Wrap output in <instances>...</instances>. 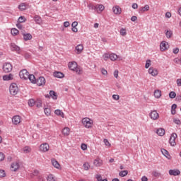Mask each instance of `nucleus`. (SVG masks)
Listing matches in <instances>:
<instances>
[{
  "instance_id": "nucleus-1",
  "label": "nucleus",
  "mask_w": 181,
  "mask_h": 181,
  "mask_svg": "<svg viewBox=\"0 0 181 181\" xmlns=\"http://www.w3.org/2000/svg\"><path fill=\"white\" fill-rule=\"evenodd\" d=\"M68 67L69 70H71L72 71H76V74H83V69H81L77 66V62H69L68 64Z\"/></svg>"
},
{
  "instance_id": "nucleus-2",
  "label": "nucleus",
  "mask_w": 181,
  "mask_h": 181,
  "mask_svg": "<svg viewBox=\"0 0 181 181\" xmlns=\"http://www.w3.org/2000/svg\"><path fill=\"white\" fill-rule=\"evenodd\" d=\"M9 91L11 95H16V94H18V91H19V88H18L16 83H13L10 85Z\"/></svg>"
},
{
  "instance_id": "nucleus-3",
  "label": "nucleus",
  "mask_w": 181,
  "mask_h": 181,
  "mask_svg": "<svg viewBox=\"0 0 181 181\" xmlns=\"http://www.w3.org/2000/svg\"><path fill=\"white\" fill-rule=\"evenodd\" d=\"M12 64H11V63L9 62H6L3 65V71H4V73H11L12 71Z\"/></svg>"
},
{
  "instance_id": "nucleus-4",
  "label": "nucleus",
  "mask_w": 181,
  "mask_h": 181,
  "mask_svg": "<svg viewBox=\"0 0 181 181\" xmlns=\"http://www.w3.org/2000/svg\"><path fill=\"white\" fill-rule=\"evenodd\" d=\"M19 76L23 80H28V78L29 77V73L28 70L26 69L21 70L19 73Z\"/></svg>"
},
{
  "instance_id": "nucleus-5",
  "label": "nucleus",
  "mask_w": 181,
  "mask_h": 181,
  "mask_svg": "<svg viewBox=\"0 0 181 181\" xmlns=\"http://www.w3.org/2000/svg\"><path fill=\"white\" fill-rule=\"evenodd\" d=\"M177 138V134L176 133H173L170 137L169 143L171 146H175L176 145V139Z\"/></svg>"
},
{
  "instance_id": "nucleus-6",
  "label": "nucleus",
  "mask_w": 181,
  "mask_h": 181,
  "mask_svg": "<svg viewBox=\"0 0 181 181\" xmlns=\"http://www.w3.org/2000/svg\"><path fill=\"white\" fill-rule=\"evenodd\" d=\"M35 84L39 86H45V84H46V79L43 76H40L37 79H36Z\"/></svg>"
},
{
  "instance_id": "nucleus-7",
  "label": "nucleus",
  "mask_w": 181,
  "mask_h": 181,
  "mask_svg": "<svg viewBox=\"0 0 181 181\" xmlns=\"http://www.w3.org/2000/svg\"><path fill=\"white\" fill-rule=\"evenodd\" d=\"M82 124L84 125L85 128H91V122H90V118H83L82 119Z\"/></svg>"
},
{
  "instance_id": "nucleus-8",
  "label": "nucleus",
  "mask_w": 181,
  "mask_h": 181,
  "mask_svg": "<svg viewBox=\"0 0 181 181\" xmlns=\"http://www.w3.org/2000/svg\"><path fill=\"white\" fill-rule=\"evenodd\" d=\"M49 149H50V147L47 143L42 144L40 146V151H41V152H47Z\"/></svg>"
},
{
  "instance_id": "nucleus-9",
  "label": "nucleus",
  "mask_w": 181,
  "mask_h": 181,
  "mask_svg": "<svg viewBox=\"0 0 181 181\" xmlns=\"http://www.w3.org/2000/svg\"><path fill=\"white\" fill-rule=\"evenodd\" d=\"M149 117L151 118V119H158L159 118V114L156 110H153L150 112Z\"/></svg>"
},
{
  "instance_id": "nucleus-10",
  "label": "nucleus",
  "mask_w": 181,
  "mask_h": 181,
  "mask_svg": "<svg viewBox=\"0 0 181 181\" xmlns=\"http://www.w3.org/2000/svg\"><path fill=\"white\" fill-rule=\"evenodd\" d=\"M168 43L166 41H163L160 44V49L161 52H165V50H167V49L169 47H168Z\"/></svg>"
},
{
  "instance_id": "nucleus-11",
  "label": "nucleus",
  "mask_w": 181,
  "mask_h": 181,
  "mask_svg": "<svg viewBox=\"0 0 181 181\" xmlns=\"http://www.w3.org/2000/svg\"><path fill=\"white\" fill-rule=\"evenodd\" d=\"M12 122L14 125H18L21 124V116L16 115L12 118Z\"/></svg>"
},
{
  "instance_id": "nucleus-12",
  "label": "nucleus",
  "mask_w": 181,
  "mask_h": 181,
  "mask_svg": "<svg viewBox=\"0 0 181 181\" xmlns=\"http://www.w3.org/2000/svg\"><path fill=\"white\" fill-rule=\"evenodd\" d=\"M169 175H170V176H179V175H180V170L176 169V170H170L168 171Z\"/></svg>"
},
{
  "instance_id": "nucleus-13",
  "label": "nucleus",
  "mask_w": 181,
  "mask_h": 181,
  "mask_svg": "<svg viewBox=\"0 0 181 181\" xmlns=\"http://www.w3.org/2000/svg\"><path fill=\"white\" fill-rule=\"evenodd\" d=\"M112 11L115 15H121V8L119 6H115L112 8Z\"/></svg>"
},
{
  "instance_id": "nucleus-14",
  "label": "nucleus",
  "mask_w": 181,
  "mask_h": 181,
  "mask_svg": "<svg viewBox=\"0 0 181 181\" xmlns=\"http://www.w3.org/2000/svg\"><path fill=\"white\" fill-rule=\"evenodd\" d=\"M11 50L12 52H19L21 50V47H19L18 45H15V43H11L10 45Z\"/></svg>"
},
{
  "instance_id": "nucleus-15",
  "label": "nucleus",
  "mask_w": 181,
  "mask_h": 181,
  "mask_svg": "<svg viewBox=\"0 0 181 181\" xmlns=\"http://www.w3.org/2000/svg\"><path fill=\"white\" fill-rule=\"evenodd\" d=\"M148 73L149 74H151V76H153V77H155V76H158V71L153 69V67H150L148 69Z\"/></svg>"
},
{
  "instance_id": "nucleus-16",
  "label": "nucleus",
  "mask_w": 181,
  "mask_h": 181,
  "mask_svg": "<svg viewBox=\"0 0 181 181\" xmlns=\"http://www.w3.org/2000/svg\"><path fill=\"white\" fill-rule=\"evenodd\" d=\"M53 76L54 77H57V78H63V77H64V74L60 71H54Z\"/></svg>"
},
{
  "instance_id": "nucleus-17",
  "label": "nucleus",
  "mask_w": 181,
  "mask_h": 181,
  "mask_svg": "<svg viewBox=\"0 0 181 181\" xmlns=\"http://www.w3.org/2000/svg\"><path fill=\"white\" fill-rule=\"evenodd\" d=\"M3 80L4 81H9V80H13V75L12 74H9L8 75L3 76Z\"/></svg>"
},
{
  "instance_id": "nucleus-18",
  "label": "nucleus",
  "mask_w": 181,
  "mask_h": 181,
  "mask_svg": "<svg viewBox=\"0 0 181 181\" xmlns=\"http://www.w3.org/2000/svg\"><path fill=\"white\" fill-rule=\"evenodd\" d=\"M20 165L18 163H13L11 164V170L13 172H16V170H18V169H19Z\"/></svg>"
},
{
  "instance_id": "nucleus-19",
  "label": "nucleus",
  "mask_w": 181,
  "mask_h": 181,
  "mask_svg": "<svg viewBox=\"0 0 181 181\" xmlns=\"http://www.w3.org/2000/svg\"><path fill=\"white\" fill-rule=\"evenodd\" d=\"M149 8H150L149 5L146 4L144 7L140 8L139 10V12L140 13H142L144 12H146V11H149Z\"/></svg>"
},
{
  "instance_id": "nucleus-20",
  "label": "nucleus",
  "mask_w": 181,
  "mask_h": 181,
  "mask_svg": "<svg viewBox=\"0 0 181 181\" xmlns=\"http://www.w3.org/2000/svg\"><path fill=\"white\" fill-rule=\"evenodd\" d=\"M51 162H52V165H53L54 167H55L56 169H59V168H60V164L59 163V162H58L57 160H56V159L52 158V159L51 160Z\"/></svg>"
},
{
  "instance_id": "nucleus-21",
  "label": "nucleus",
  "mask_w": 181,
  "mask_h": 181,
  "mask_svg": "<svg viewBox=\"0 0 181 181\" xmlns=\"http://www.w3.org/2000/svg\"><path fill=\"white\" fill-rule=\"evenodd\" d=\"M105 8V7H104V6L103 4H98L96 5V12H98V13H100V12H103V11H104V9Z\"/></svg>"
},
{
  "instance_id": "nucleus-22",
  "label": "nucleus",
  "mask_w": 181,
  "mask_h": 181,
  "mask_svg": "<svg viewBox=\"0 0 181 181\" xmlns=\"http://www.w3.org/2000/svg\"><path fill=\"white\" fill-rule=\"evenodd\" d=\"M28 78L30 80V81L33 84H36V78L35 77V75L33 74H29Z\"/></svg>"
},
{
  "instance_id": "nucleus-23",
  "label": "nucleus",
  "mask_w": 181,
  "mask_h": 181,
  "mask_svg": "<svg viewBox=\"0 0 181 181\" xmlns=\"http://www.w3.org/2000/svg\"><path fill=\"white\" fill-rule=\"evenodd\" d=\"M75 49L77 52V54H80V53L83 52V49H84V47H83V45H78L76 47Z\"/></svg>"
},
{
  "instance_id": "nucleus-24",
  "label": "nucleus",
  "mask_w": 181,
  "mask_h": 181,
  "mask_svg": "<svg viewBox=\"0 0 181 181\" xmlns=\"http://www.w3.org/2000/svg\"><path fill=\"white\" fill-rule=\"evenodd\" d=\"M62 134L63 135H65V136H68V135H70V128L65 127L62 129Z\"/></svg>"
},
{
  "instance_id": "nucleus-25",
  "label": "nucleus",
  "mask_w": 181,
  "mask_h": 181,
  "mask_svg": "<svg viewBox=\"0 0 181 181\" xmlns=\"http://www.w3.org/2000/svg\"><path fill=\"white\" fill-rule=\"evenodd\" d=\"M161 152H162L163 155H164V156H165V158H167L168 159H170V155L169 154V151H168V150H166L165 148H162Z\"/></svg>"
},
{
  "instance_id": "nucleus-26",
  "label": "nucleus",
  "mask_w": 181,
  "mask_h": 181,
  "mask_svg": "<svg viewBox=\"0 0 181 181\" xmlns=\"http://www.w3.org/2000/svg\"><path fill=\"white\" fill-rule=\"evenodd\" d=\"M49 95L52 100H57V93L54 90H50Z\"/></svg>"
},
{
  "instance_id": "nucleus-27",
  "label": "nucleus",
  "mask_w": 181,
  "mask_h": 181,
  "mask_svg": "<svg viewBox=\"0 0 181 181\" xmlns=\"http://www.w3.org/2000/svg\"><path fill=\"white\" fill-rule=\"evenodd\" d=\"M154 97L156 98H160V97H162V92L160 90H156L154 91Z\"/></svg>"
},
{
  "instance_id": "nucleus-28",
  "label": "nucleus",
  "mask_w": 181,
  "mask_h": 181,
  "mask_svg": "<svg viewBox=\"0 0 181 181\" xmlns=\"http://www.w3.org/2000/svg\"><path fill=\"white\" fill-rule=\"evenodd\" d=\"M54 114L56 115H59V117H62V118H64V113L59 109L55 110Z\"/></svg>"
},
{
  "instance_id": "nucleus-29",
  "label": "nucleus",
  "mask_w": 181,
  "mask_h": 181,
  "mask_svg": "<svg viewBox=\"0 0 181 181\" xmlns=\"http://www.w3.org/2000/svg\"><path fill=\"white\" fill-rule=\"evenodd\" d=\"M156 134H158L159 136H163V135H165V129L160 128L157 129Z\"/></svg>"
},
{
  "instance_id": "nucleus-30",
  "label": "nucleus",
  "mask_w": 181,
  "mask_h": 181,
  "mask_svg": "<svg viewBox=\"0 0 181 181\" xmlns=\"http://www.w3.org/2000/svg\"><path fill=\"white\" fill-rule=\"evenodd\" d=\"M23 36L25 42L32 39V35L30 33L23 34Z\"/></svg>"
},
{
  "instance_id": "nucleus-31",
  "label": "nucleus",
  "mask_w": 181,
  "mask_h": 181,
  "mask_svg": "<svg viewBox=\"0 0 181 181\" xmlns=\"http://www.w3.org/2000/svg\"><path fill=\"white\" fill-rule=\"evenodd\" d=\"M44 112H45V115H47V117H49V115H50L52 114V110H50V108H49V107H45L44 109Z\"/></svg>"
},
{
  "instance_id": "nucleus-32",
  "label": "nucleus",
  "mask_w": 181,
  "mask_h": 181,
  "mask_svg": "<svg viewBox=\"0 0 181 181\" xmlns=\"http://www.w3.org/2000/svg\"><path fill=\"white\" fill-rule=\"evenodd\" d=\"M18 9H20V11H26V4L25 3H21L18 6Z\"/></svg>"
},
{
  "instance_id": "nucleus-33",
  "label": "nucleus",
  "mask_w": 181,
  "mask_h": 181,
  "mask_svg": "<svg viewBox=\"0 0 181 181\" xmlns=\"http://www.w3.org/2000/svg\"><path fill=\"white\" fill-rule=\"evenodd\" d=\"M34 21L35 22H36V23H39V24L42 23V18H40V16H35L34 17Z\"/></svg>"
},
{
  "instance_id": "nucleus-34",
  "label": "nucleus",
  "mask_w": 181,
  "mask_h": 181,
  "mask_svg": "<svg viewBox=\"0 0 181 181\" xmlns=\"http://www.w3.org/2000/svg\"><path fill=\"white\" fill-rule=\"evenodd\" d=\"M110 59L112 60V62H115V60L118 59V56L115 54H110Z\"/></svg>"
},
{
  "instance_id": "nucleus-35",
  "label": "nucleus",
  "mask_w": 181,
  "mask_h": 181,
  "mask_svg": "<svg viewBox=\"0 0 181 181\" xmlns=\"http://www.w3.org/2000/svg\"><path fill=\"white\" fill-rule=\"evenodd\" d=\"M127 175H128V170H122L120 171L119 173V176H120L121 177H124L127 176Z\"/></svg>"
},
{
  "instance_id": "nucleus-36",
  "label": "nucleus",
  "mask_w": 181,
  "mask_h": 181,
  "mask_svg": "<svg viewBox=\"0 0 181 181\" xmlns=\"http://www.w3.org/2000/svg\"><path fill=\"white\" fill-rule=\"evenodd\" d=\"M172 35H173L172 30H167L165 33V36L168 39H170L172 37Z\"/></svg>"
},
{
  "instance_id": "nucleus-37",
  "label": "nucleus",
  "mask_w": 181,
  "mask_h": 181,
  "mask_svg": "<svg viewBox=\"0 0 181 181\" xmlns=\"http://www.w3.org/2000/svg\"><path fill=\"white\" fill-rule=\"evenodd\" d=\"M26 21V18L25 16H20L18 19V23H24Z\"/></svg>"
},
{
  "instance_id": "nucleus-38",
  "label": "nucleus",
  "mask_w": 181,
  "mask_h": 181,
  "mask_svg": "<svg viewBox=\"0 0 181 181\" xmlns=\"http://www.w3.org/2000/svg\"><path fill=\"white\" fill-rule=\"evenodd\" d=\"M11 35H13V36H16V35L19 33V30H18V29L16 28H12L11 30Z\"/></svg>"
},
{
  "instance_id": "nucleus-39",
  "label": "nucleus",
  "mask_w": 181,
  "mask_h": 181,
  "mask_svg": "<svg viewBox=\"0 0 181 181\" xmlns=\"http://www.w3.org/2000/svg\"><path fill=\"white\" fill-rule=\"evenodd\" d=\"M152 175H153V176H154V177H160V176H161L160 173H159L156 170L153 171Z\"/></svg>"
},
{
  "instance_id": "nucleus-40",
  "label": "nucleus",
  "mask_w": 181,
  "mask_h": 181,
  "mask_svg": "<svg viewBox=\"0 0 181 181\" xmlns=\"http://www.w3.org/2000/svg\"><path fill=\"white\" fill-rule=\"evenodd\" d=\"M95 178L97 179L98 181H108L107 179H103L101 175H96Z\"/></svg>"
},
{
  "instance_id": "nucleus-41",
  "label": "nucleus",
  "mask_w": 181,
  "mask_h": 181,
  "mask_svg": "<svg viewBox=\"0 0 181 181\" xmlns=\"http://www.w3.org/2000/svg\"><path fill=\"white\" fill-rule=\"evenodd\" d=\"M36 101H35V99H30L28 100V105L29 107H33L35 105Z\"/></svg>"
},
{
  "instance_id": "nucleus-42",
  "label": "nucleus",
  "mask_w": 181,
  "mask_h": 181,
  "mask_svg": "<svg viewBox=\"0 0 181 181\" xmlns=\"http://www.w3.org/2000/svg\"><path fill=\"white\" fill-rule=\"evenodd\" d=\"M88 8L89 9H91V11H96V9H97V6H94V5H93L92 4H90L88 5Z\"/></svg>"
},
{
  "instance_id": "nucleus-43",
  "label": "nucleus",
  "mask_w": 181,
  "mask_h": 181,
  "mask_svg": "<svg viewBox=\"0 0 181 181\" xmlns=\"http://www.w3.org/2000/svg\"><path fill=\"white\" fill-rule=\"evenodd\" d=\"M83 168L84 170H88V169H90V164L88 163H85L83 165Z\"/></svg>"
},
{
  "instance_id": "nucleus-44",
  "label": "nucleus",
  "mask_w": 181,
  "mask_h": 181,
  "mask_svg": "<svg viewBox=\"0 0 181 181\" xmlns=\"http://www.w3.org/2000/svg\"><path fill=\"white\" fill-rule=\"evenodd\" d=\"M120 35L122 36H127V29L125 28H121L120 29Z\"/></svg>"
},
{
  "instance_id": "nucleus-45",
  "label": "nucleus",
  "mask_w": 181,
  "mask_h": 181,
  "mask_svg": "<svg viewBox=\"0 0 181 181\" xmlns=\"http://www.w3.org/2000/svg\"><path fill=\"white\" fill-rule=\"evenodd\" d=\"M47 181H56L53 175H49L47 177Z\"/></svg>"
},
{
  "instance_id": "nucleus-46",
  "label": "nucleus",
  "mask_w": 181,
  "mask_h": 181,
  "mask_svg": "<svg viewBox=\"0 0 181 181\" xmlns=\"http://www.w3.org/2000/svg\"><path fill=\"white\" fill-rule=\"evenodd\" d=\"M169 97H170V98H172V99L175 98H176V93L173 92V91L170 92Z\"/></svg>"
},
{
  "instance_id": "nucleus-47",
  "label": "nucleus",
  "mask_w": 181,
  "mask_h": 181,
  "mask_svg": "<svg viewBox=\"0 0 181 181\" xmlns=\"http://www.w3.org/2000/svg\"><path fill=\"white\" fill-rule=\"evenodd\" d=\"M151 66V59H147L146 62L145 69H149Z\"/></svg>"
},
{
  "instance_id": "nucleus-48",
  "label": "nucleus",
  "mask_w": 181,
  "mask_h": 181,
  "mask_svg": "<svg viewBox=\"0 0 181 181\" xmlns=\"http://www.w3.org/2000/svg\"><path fill=\"white\" fill-rule=\"evenodd\" d=\"M6 176V173H5V170H0V177H5Z\"/></svg>"
},
{
  "instance_id": "nucleus-49",
  "label": "nucleus",
  "mask_w": 181,
  "mask_h": 181,
  "mask_svg": "<svg viewBox=\"0 0 181 181\" xmlns=\"http://www.w3.org/2000/svg\"><path fill=\"white\" fill-rule=\"evenodd\" d=\"M35 105L37 108H40V107H42V100H38L35 102Z\"/></svg>"
},
{
  "instance_id": "nucleus-50",
  "label": "nucleus",
  "mask_w": 181,
  "mask_h": 181,
  "mask_svg": "<svg viewBox=\"0 0 181 181\" xmlns=\"http://www.w3.org/2000/svg\"><path fill=\"white\" fill-rule=\"evenodd\" d=\"M101 73L103 76H107V74H108V71H107L104 68L101 69Z\"/></svg>"
},
{
  "instance_id": "nucleus-51",
  "label": "nucleus",
  "mask_w": 181,
  "mask_h": 181,
  "mask_svg": "<svg viewBox=\"0 0 181 181\" xmlns=\"http://www.w3.org/2000/svg\"><path fill=\"white\" fill-rule=\"evenodd\" d=\"M81 148L82 149V151H86L87 149V144H82L81 145Z\"/></svg>"
},
{
  "instance_id": "nucleus-52",
  "label": "nucleus",
  "mask_w": 181,
  "mask_h": 181,
  "mask_svg": "<svg viewBox=\"0 0 181 181\" xmlns=\"http://www.w3.org/2000/svg\"><path fill=\"white\" fill-rule=\"evenodd\" d=\"M173 122H174L175 124H176L177 125H180V124H181L180 120V119H173Z\"/></svg>"
},
{
  "instance_id": "nucleus-53",
  "label": "nucleus",
  "mask_w": 181,
  "mask_h": 181,
  "mask_svg": "<svg viewBox=\"0 0 181 181\" xmlns=\"http://www.w3.org/2000/svg\"><path fill=\"white\" fill-rule=\"evenodd\" d=\"M112 98H113V100L118 101V100H119V95H112Z\"/></svg>"
},
{
  "instance_id": "nucleus-54",
  "label": "nucleus",
  "mask_w": 181,
  "mask_h": 181,
  "mask_svg": "<svg viewBox=\"0 0 181 181\" xmlns=\"http://www.w3.org/2000/svg\"><path fill=\"white\" fill-rule=\"evenodd\" d=\"M5 159V155L3 153H0V162H2Z\"/></svg>"
},
{
  "instance_id": "nucleus-55",
  "label": "nucleus",
  "mask_w": 181,
  "mask_h": 181,
  "mask_svg": "<svg viewBox=\"0 0 181 181\" xmlns=\"http://www.w3.org/2000/svg\"><path fill=\"white\" fill-rule=\"evenodd\" d=\"M173 53H174V54H177L179 53V48L176 47V48L173 49Z\"/></svg>"
},
{
  "instance_id": "nucleus-56",
  "label": "nucleus",
  "mask_w": 181,
  "mask_h": 181,
  "mask_svg": "<svg viewBox=\"0 0 181 181\" xmlns=\"http://www.w3.org/2000/svg\"><path fill=\"white\" fill-rule=\"evenodd\" d=\"M23 152H25V153H28V152H30V151L29 150V146H25L23 148Z\"/></svg>"
},
{
  "instance_id": "nucleus-57",
  "label": "nucleus",
  "mask_w": 181,
  "mask_h": 181,
  "mask_svg": "<svg viewBox=\"0 0 181 181\" xmlns=\"http://www.w3.org/2000/svg\"><path fill=\"white\" fill-rule=\"evenodd\" d=\"M103 141H104V143L105 144V145H106L107 146H111V144H110V141H108V140H107V139H105L103 140Z\"/></svg>"
},
{
  "instance_id": "nucleus-58",
  "label": "nucleus",
  "mask_w": 181,
  "mask_h": 181,
  "mask_svg": "<svg viewBox=\"0 0 181 181\" xmlns=\"http://www.w3.org/2000/svg\"><path fill=\"white\" fill-rule=\"evenodd\" d=\"M64 28H69V26H70V23L69 21H65L64 23Z\"/></svg>"
},
{
  "instance_id": "nucleus-59",
  "label": "nucleus",
  "mask_w": 181,
  "mask_h": 181,
  "mask_svg": "<svg viewBox=\"0 0 181 181\" xmlns=\"http://www.w3.org/2000/svg\"><path fill=\"white\" fill-rule=\"evenodd\" d=\"M94 165H95V166H100V160H95Z\"/></svg>"
},
{
  "instance_id": "nucleus-60",
  "label": "nucleus",
  "mask_w": 181,
  "mask_h": 181,
  "mask_svg": "<svg viewBox=\"0 0 181 181\" xmlns=\"http://www.w3.org/2000/svg\"><path fill=\"white\" fill-rule=\"evenodd\" d=\"M108 59H110V54H104V60L107 61V60H108Z\"/></svg>"
},
{
  "instance_id": "nucleus-61",
  "label": "nucleus",
  "mask_w": 181,
  "mask_h": 181,
  "mask_svg": "<svg viewBox=\"0 0 181 181\" xmlns=\"http://www.w3.org/2000/svg\"><path fill=\"white\" fill-rule=\"evenodd\" d=\"M78 25V23L77 21H74L72 23L71 26L72 28H76Z\"/></svg>"
},
{
  "instance_id": "nucleus-62",
  "label": "nucleus",
  "mask_w": 181,
  "mask_h": 181,
  "mask_svg": "<svg viewBox=\"0 0 181 181\" xmlns=\"http://www.w3.org/2000/svg\"><path fill=\"white\" fill-rule=\"evenodd\" d=\"M114 77H115V78H118V70H115V71H114Z\"/></svg>"
},
{
  "instance_id": "nucleus-63",
  "label": "nucleus",
  "mask_w": 181,
  "mask_h": 181,
  "mask_svg": "<svg viewBox=\"0 0 181 181\" xmlns=\"http://www.w3.org/2000/svg\"><path fill=\"white\" fill-rule=\"evenodd\" d=\"M177 85L178 86V87L181 86V78L177 79Z\"/></svg>"
},
{
  "instance_id": "nucleus-64",
  "label": "nucleus",
  "mask_w": 181,
  "mask_h": 181,
  "mask_svg": "<svg viewBox=\"0 0 181 181\" xmlns=\"http://www.w3.org/2000/svg\"><path fill=\"white\" fill-rule=\"evenodd\" d=\"M141 181H148V177L146 176H144L141 177Z\"/></svg>"
}]
</instances>
